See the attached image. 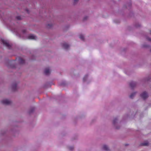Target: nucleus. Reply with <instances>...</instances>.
I'll use <instances>...</instances> for the list:
<instances>
[{"label": "nucleus", "mask_w": 151, "mask_h": 151, "mask_svg": "<svg viewBox=\"0 0 151 151\" xmlns=\"http://www.w3.org/2000/svg\"><path fill=\"white\" fill-rule=\"evenodd\" d=\"M1 42L3 45L7 48L9 49H11L12 45L9 43L8 40L2 39H1Z\"/></svg>", "instance_id": "nucleus-1"}, {"label": "nucleus", "mask_w": 151, "mask_h": 151, "mask_svg": "<svg viewBox=\"0 0 151 151\" xmlns=\"http://www.w3.org/2000/svg\"><path fill=\"white\" fill-rule=\"evenodd\" d=\"M140 96L143 100H145L148 98V95L146 91H144L140 94Z\"/></svg>", "instance_id": "nucleus-2"}, {"label": "nucleus", "mask_w": 151, "mask_h": 151, "mask_svg": "<svg viewBox=\"0 0 151 151\" xmlns=\"http://www.w3.org/2000/svg\"><path fill=\"white\" fill-rule=\"evenodd\" d=\"M9 68L14 69L16 67V65L14 63H12V61H9L8 64L6 65Z\"/></svg>", "instance_id": "nucleus-3"}, {"label": "nucleus", "mask_w": 151, "mask_h": 151, "mask_svg": "<svg viewBox=\"0 0 151 151\" xmlns=\"http://www.w3.org/2000/svg\"><path fill=\"white\" fill-rule=\"evenodd\" d=\"M118 121V119L117 118H116L114 119L113 121V124L115 127V129H118L120 128V126H116V125Z\"/></svg>", "instance_id": "nucleus-4"}, {"label": "nucleus", "mask_w": 151, "mask_h": 151, "mask_svg": "<svg viewBox=\"0 0 151 151\" xmlns=\"http://www.w3.org/2000/svg\"><path fill=\"white\" fill-rule=\"evenodd\" d=\"M17 83L16 82H14L12 85V88L13 91H16L17 89Z\"/></svg>", "instance_id": "nucleus-5"}, {"label": "nucleus", "mask_w": 151, "mask_h": 151, "mask_svg": "<svg viewBox=\"0 0 151 151\" xmlns=\"http://www.w3.org/2000/svg\"><path fill=\"white\" fill-rule=\"evenodd\" d=\"M50 73V68H47L45 69L44 70V73L46 75H49Z\"/></svg>", "instance_id": "nucleus-6"}, {"label": "nucleus", "mask_w": 151, "mask_h": 151, "mask_svg": "<svg viewBox=\"0 0 151 151\" xmlns=\"http://www.w3.org/2000/svg\"><path fill=\"white\" fill-rule=\"evenodd\" d=\"M61 45L63 48L66 49H67L70 47L69 45L66 42L62 43Z\"/></svg>", "instance_id": "nucleus-7"}, {"label": "nucleus", "mask_w": 151, "mask_h": 151, "mask_svg": "<svg viewBox=\"0 0 151 151\" xmlns=\"http://www.w3.org/2000/svg\"><path fill=\"white\" fill-rule=\"evenodd\" d=\"M137 83L133 81L131 82L129 84L130 86L132 89H133L137 85Z\"/></svg>", "instance_id": "nucleus-8"}, {"label": "nucleus", "mask_w": 151, "mask_h": 151, "mask_svg": "<svg viewBox=\"0 0 151 151\" xmlns=\"http://www.w3.org/2000/svg\"><path fill=\"white\" fill-rule=\"evenodd\" d=\"M2 102L4 104L9 105L11 104V102L8 99H5L2 101Z\"/></svg>", "instance_id": "nucleus-9"}, {"label": "nucleus", "mask_w": 151, "mask_h": 151, "mask_svg": "<svg viewBox=\"0 0 151 151\" xmlns=\"http://www.w3.org/2000/svg\"><path fill=\"white\" fill-rule=\"evenodd\" d=\"M35 108L34 107H31L30 108V109H29V110L28 111V113L29 114H32V113H33L35 110Z\"/></svg>", "instance_id": "nucleus-10"}, {"label": "nucleus", "mask_w": 151, "mask_h": 151, "mask_svg": "<svg viewBox=\"0 0 151 151\" xmlns=\"http://www.w3.org/2000/svg\"><path fill=\"white\" fill-rule=\"evenodd\" d=\"M19 63L20 64H23L25 63L24 60L22 58L19 59Z\"/></svg>", "instance_id": "nucleus-11"}, {"label": "nucleus", "mask_w": 151, "mask_h": 151, "mask_svg": "<svg viewBox=\"0 0 151 151\" xmlns=\"http://www.w3.org/2000/svg\"><path fill=\"white\" fill-rule=\"evenodd\" d=\"M148 145V142L147 141H146L145 142L141 143L140 145V146H147Z\"/></svg>", "instance_id": "nucleus-12"}, {"label": "nucleus", "mask_w": 151, "mask_h": 151, "mask_svg": "<svg viewBox=\"0 0 151 151\" xmlns=\"http://www.w3.org/2000/svg\"><path fill=\"white\" fill-rule=\"evenodd\" d=\"M137 92H135L132 93L129 96V97L132 99L133 97L135 96Z\"/></svg>", "instance_id": "nucleus-13"}, {"label": "nucleus", "mask_w": 151, "mask_h": 151, "mask_svg": "<svg viewBox=\"0 0 151 151\" xmlns=\"http://www.w3.org/2000/svg\"><path fill=\"white\" fill-rule=\"evenodd\" d=\"M35 37L36 36L32 35H30L28 37V38L30 39H36Z\"/></svg>", "instance_id": "nucleus-14"}, {"label": "nucleus", "mask_w": 151, "mask_h": 151, "mask_svg": "<svg viewBox=\"0 0 151 151\" xmlns=\"http://www.w3.org/2000/svg\"><path fill=\"white\" fill-rule=\"evenodd\" d=\"M151 79V77L150 76H149L147 77V78H145L143 79V81H144V82H145L148 81H149V80H150Z\"/></svg>", "instance_id": "nucleus-15"}, {"label": "nucleus", "mask_w": 151, "mask_h": 151, "mask_svg": "<svg viewBox=\"0 0 151 151\" xmlns=\"http://www.w3.org/2000/svg\"><path fill=\"white\" fill-rule=\"evenodd\" d=\"M103 149L106 151H108L109 150L108 146L106 145H104L103 146Z\"/></svg>", "instance_id": "nucleus-16"}, {"label": "nucleus", "mask_w": 151, "mask_h": 151, "mask_svg": "<svg viewBox=\"0 0 151 151\" xmlns=\"http://www.w3.org/2000/svg\"><path fill=\"white\" fill-rule=\"evenodd\" d=\"M53 25L52 24H47L46 27L48 29H50L52 27Z\"/></svg>", "instance_id": "nucleus-17"}, {"label": "nucleus", "mask_w": 151, "mask_h": 151, "mask_svg": "<svg viewBox=\"0 0 151 151\" xmlns=\"http://www.w3.org/2000/svg\"><path fill=\"white\" fill-rule=\"evenodd\" d=\"M16 19L17 20H20L22 19V17L20 16H18L16 17Z\"/></svg>", "instance_id": "nucleus-18"}, {"label": "nucleus", "mask_w": 151, "mask_h": 151, "mask_svg": "<svg viewBox=\"0 0 151 151\" xmlns=\"http://www.w3.org/2000/svg\"><path fill=\"white\" fill-rule=\"evenodd\" d=\"M79 37L82 40L84 41V37L83 35L82 34L80 35Z\"/></svg>", "instance_id": "nucleus-19"}, {"label": "nucleus", "mask_w": 151, "mask_h": 151, "mask_svg": "<svg viewBox=\"0 0 151 151\" xmlns=\"http://www.w3.org/2000/svg\"><path fill=\"white\" fill-rule=\"evenodd\" d=\"M50 84L49 83H47L46 84H45V85L44 86V87L45 88H47L48 87H50Z\"/></svg>", "instance_id": "nucleus-20"}, {"label": "nucleus", "mask_w": 151, "mask_h": 151, "mask_svg": "<svg viewBox=\"0 0 151 151\" xmlns=\"http://www.w3.org/2000/svg\"><path fill=\"white\" fill-rule=\"evenodd\" d=\"M142 47L143 48H148L150 47V46L149 45H143L142 46Z\"/></svg>", "instance_id": "nucleus-21"}, {"label": "nucleus", "mask_w": 151, "mask_h": 151, "mask_svg": "<svg viewBox=\"0 0 151 151\" xmlns=\"http://www.w3.org/2000/svg\"><path fill=\"white\" fill-rule=\"evenodd\" d=\"M88 76L87 75H85V76L84 77L83 79V80L84 82H85L86 81L87 78H88Z\"/></svg>", "instance_id": "nucleus-22"}, {"label": "nucleus", "mask_w": 151, "mask_h": 151, "mask_svg": "<svg viewBox=\"0 0 151 151\" xmlns=\"http://www.w3.org/2000/svg\"><path fill=\"white\" fill-rule=\"evenodd\" d=\"M135 26L137 28H138L140 27L141 25L139 23H137L135 24Z\"/></svg>", "instance_id": "nucleus-23"}, {"label": "nucleus", "mask_w": 151, "mask_h": 151, "mask_svg": "<svg viewBox=\"0 0 151 151\" xmlns=\"http://www.w3.org/2000/svg\"><path fill=\"white\" fill-rule=\"evenodd\" d=\"M66 83L65 82H63L60 83V85L61 86H64L66 85Z\"/></svg>", "instance_id": "nucleus-24"}, {"label": "nucleus", "mask_w": 151, "mask_h": 151, "mask_svg": "<svg viewBox=\"0 0 151 151\" xmlns=\"http://www.w3.org/2000/svg\"><path fill=\"white\" fill-rule=\"evenodd\" d=\"M79 0H74L73 4L75 5L76 3H78Z\"/></svg>", "instance_id": "nucleus-25"}, {"label": "nucleus", "mask_w": 151, "mask_h": 151, "mask_svg": "<svg viewBox=\"0 0 151 151\" xmlns=\"http://www.w3.org/2000/svg\"><path fill=\"white\" fill-rule=\"evenodd\" d=\"M74 147H69V149L70 150L72 151L74 150Z\"/></svg>", "instance_id": "nucleus-26"}, {"label": "nucleus", "mask_w": 151, "mask_h": 151, "mask_svg": "<svg viewBox=\"0 0 151 151\" xmlns=\"http://www.w3.org/2000/svg\"><path fill=\"white\" fill-rule=\"evenodd\" d=\"M88 18V17L87 16H85L84 17V18L83 19V20L86 21L87 20Z\"/></svg>", "instance_id": "nucleus-27"}, {"label": "nucleus", "mask_w": 151, "mask_h": 151, "mask_svg": "<svg viewBox=\"0 0 151 151\" xmlns=\"http://www.w3.org/2000/svg\"><path fill=\"white\" fill-rule=\"evenodd\" d=\"M22 32L23 34H24L26 32V30L25 29H23L22 30Z\"/></svg>", "instance_id": "nucleus-28"}, {"label": "nucleus", "mask_w": 151, "mask_h": 151, "mask_svg": "<svg viewBox=\"0 0 151 151\" xmlns=\"http://www.w3.org/2000/svg\"><path fill=\"white\" fill-rule=\"evenodd\" d=\"M25 11H26V12H27V13H28V14H29V10L28 9H25Z\"/></svg>", "instance_id": "nucleus-29"}, {"label": "nucleus", "mask_w": 151, "mask_h": 151, "mask_svg": "<svg viewBox=\"0 0 151 151\" xmlns=\"http://www.w3.org/2000/svg\"><path fill=\"white\" fill-rule=\"evenodd\" d=\"M147 39L149 41H151V39L148 37H147Z\"/></svg>", "instance_id": "nucleus-30"}, {"label": "nucleus", "mask_w": 151, "mask_h": 151, "mask_svg": "<svg viewBox=\"0 0 151 151\" xmlns=\"http://www.w3.org/2000/svg\"><path fill=\"white\" fill-rule=\"evenodd\" d=\"M129 6H130L131 5V3L129 4Z\"/></svg>", "instance_id": "nucleus-31"}, {"label": "nucleus", "mask_w": 151, "mask_h": 151, "mask_svg": "<svg viewBox=\"0 0 151 151\" xmlns=\"http://www.w3.org/2000/svg\"><path fill=\"white\" fill-rule=\"evenodd\" d=\"M128 145V144H126V145H126V146H127V145Z\"/></svg>", "instance_id": "nucleus-32"}, {"label": "nucleus", "mask_w": 151, "mask_h": 151, "mask_svg": "<svg viewBox=\"0 0 151 151\" xmlns=\"http://www.w3.org/2000/svg\"><path fill=\"white\" fill-rule=\"evenodd\" d=\"M15 32H17V30H16L15 31Z\"/></svg>", "instance_id": "nucleus-33"}, {"label": "nucleus", "mask_w": 151, "mask_h": 151, "mask_svg": "<svg viewBox=\"0 0 151 151\" xmlns=\"http://www.w3.org/2000/svg\"><path fill=\"white\" fill-rule=\"evenodd\" d=\"M150 51L151 52V49L150 50Z\"/></svg>", "instance_id": "nucleus-34"}, {"label": "nucleus", "mask_w": 151, "mask_h": 151, "mask_svg": "<svg viewBox=\"0 0 151 151\" xmlns=\"http://www.w3.org/2000/svg\"><path fill=\"white\" fill-rule=\"evenodd\" d=\"M19 37H21L20 36V35H19Z\"/></svg>", "instance_id": "nucleus-35"}]
</instances>
